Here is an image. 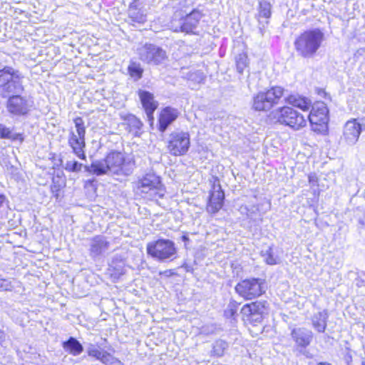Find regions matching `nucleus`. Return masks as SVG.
I'll use <instances>...</instances> for the list:
<instances>
[{"instance_id": "1", "label": "nucleus", "mask_w": 365, "mask_h": 365, "mask_svg": "<svg viewBox=\"0 0 365 365\" xmlns=\"http://www.w3.org/2000/svg\"><path fill=\"white\" fill-rule=\"evenodd\" d=\"M324 38V33L319 29H309L302 33L294 42L297 54L304 58L314 56Z\"/></svg>"}, {"instance_id": "2", "label": "nucleus", "mask_w": 365, "mask_h": 365, "mask_svg": "<svg viewBox=\"0 0 365 365\" xmlns=\"http://www.w3.org/2000/svg\"><path fill=\"white\" fill-rule=\"evenodd\" d=\"M24 76L18 69L9 66L0 68V97L5 98L16 93H23Z\"/></svg>"}, {"instance_id": "3", "label": "nucleus", "mask_w": 365, "mask_h": 365, "mask_svg": "<svg viewBox=\"0 0 365 365\" xmlns=\"http://www.w3.org/2000/svg\"><path fill=\"white\" fill-rule=\"evenodd\" d=\"M137 191L142 197L151 201L163 198L165 192L160 178L152 172L146 173L138 181Z\"/></svg>"}, {"instance_id": "4", "label": "nucleus", "mask_w": 365, "mask_h": 365, "mask_svg": "<svg viewBox=\"0 0 365 365\" xmlns=\"http://www.w3.org/2000/svg\"><path fill=\"white\" fill-rule=\"evenodd\" d=\"M146 252L148 255L160 262L173 261L177 255L175 242L164 238L148 242Z\"/></svg>"}, {"instance_id": "5", "label": "nucleus", "mask_w": 365, "mask_h": 365, "mask_svg": "<svg viewBox=\"0 0 365 365\" xmlns=\"http://www.w3.org/2000/svg\"><path fill=\"white\" fill-rule=\"evenodd\" d=\"M286 90L281 86H272L258 92L252 98V108L256 111H268L284 96Z\"/></svg>"}, {"instance_id": "6", "label": "nucleus", "mask_w": 365, "mask_h": 365, "mask_svg": "<svg viewBox=\"0 0 365 365\" xmlns=\"http://www.w3.org/2000/svg\"><path fill=\"white\" fill-rule=\"evenodd\" d=\"M272 115L279 124L299 130L307 125L304 116L289 106L279 107L272 112Z\"/></svg>"}, {"instance_id": "7", "label": "nucleus", "mask_w": 365, "mask_h": 365, "mask_svg": "<svg viewBox=\"0 0 365 365\" xmlns=\"http://www.w3.org/2000/svg\"><path fill=\"white\" fill-rule=\"evenodd\" d=\"M22 93H16L5 98L6 108L12 116L24 117L29 115L34 106L33 98L29 96H23Z\"/></svg>"}, {"instance_id": "8", "label": "nucleus", "mask_w": 365, "mask_h": 365, "mask_svg": "<svg viewBox=\"0 0 365 365\" xmlns=\"http://www.w3.org/2000/svg\"><path fill=\"white\" fill-rule=\"evenodd\" d=\"M73 123L76 133L71 130L68 136V145L72 148L73 153L81 160H86L85 153L86 141V126L84 120L81 117L74 118Z\"/></svg>"}, {"instance_id": "9", "label": "nucleus", "mask_w": 365, "mask_h": 365, "mask_svg": "<svg viewBox=\"0 0 365 365\" xmlns=\"http://www.w3.org/2000/svg\"><path fill=\"white\" fill-rule=\"evenodd\" d=\"M235 290L244 299L252 300L265 292L264 280L255 277L245 279L236 284Z\"/></svg>"}, {"instance_id": "10", "label": "nucleus", "mask_w": 365, "mask_h": 365, "mask_svg": "<svg viewBox=\"0 0 365 365\" xmlns=\"http://www.w3.org/2000/svg\"><path fill=\"white\" fill-rule=\"evenodd\" d=\"M267 301H256L245 304L241 309L242 319L250 324L256 325L263 319V316L267 310Z\"/></svg>"}, {"instance_id": "11", "label": "nucleus", "mask_w": 365, "mask_h": 365, "mask_svg": "<svg viewBox=\"0 0 365 365\" xmlns=\"http://www.w3.org/2000/svg\"><path fill=\"white\" fill-rule=\"evenodd\" d=\"M138 54L140 60L153 65H159L167 58L166 51L153 43H145L139 47Z\"/></svg>"}, {"instance_id": "12", "label": "nucleus", "mask_w": 365, "mask_h": 365, "mask_svg": "<svg viewBox=\"0 0 365 365\" xmlns=\"http://www.w3.org/2000/svg\"><path fill=\"white\" fill-rule=\"evenodd\" d=\"M290 336L294 342V349L300 354L308 356L306 349L313 341L312 331L305 327H294L291 329Z\"/></svg>"}, {"instance_id": "13", "label": "nucleus", "mask_w": 365, "mask_h": 365, "mask_svg": "<svg viewBox=\"0 0 365 365\" xmlns=\"http://www.w3.org/2000/svg\"><path fill=\"white\" fill-rule=\"evenodd\" d=\"M190 145V135L187 132H173L170 135L168 148L174 156L187 153Z\"/></svg>"}, {"instance_id": "14", "label": "nucleus", "mask_w": 365, "mask_h": 365, "mask_svg": "<svg viewBox=\"0 0 365 365\" xmlns=\"http://www.w3.org/2000/svg\"><path fill=\"white\" fill-rule=\"evenodd\" d=\"M203 16L202 11L198 8L194 9L190 14L181 18L178 22L174 19L172 22L173 28L176 32L193 33L197 27L200 20Z\"/></svg>"}, {"instance_id": "15", "label": "nucleus", "mask_w": 365, "mask_h": 365, "mask_svg": "<svg viewBox=\"0 0 365 365\" xmlns=\"http://www.w3.org/2000/svg\"><path fill=\"white\" fill-rule=\"evenodd\" d=\"M106 160L109 173L118 175H129L131 170L126 168L123 154L118 151H112L107 155Z\"/></svg>"}, {"instance_id": "16", "label": "nucleus", "mask_w": 365, "mask_h": 365, "mask_svg": "<svg viewBox=\"0 0 365 365\" xmlns=\"http://www.w3.org/2000/svg\"><path fill=\"white\" fill-rule=\"evenodd\" d=\"M225 200V193L218 179H215L210 192L206 210L207 212L215 215L222 207Z\"/></svg>"}, {"instance_id": "17", "label": "nucleus", "mask_w": 365, "mask_h": 365, "mask_svg": "<svg viewBox=\"0 0 365 365\" xmlns=\"http://www.w3.org/2000/svg\"><path fill=\"white\" fill-rule=\"evenodd\" d=\"M329 110L326 104L322 102L317 103L312 107V110L308 115L312 125L320 126L321 128H314V130H321L327 128L329 122Z\"/></svg>"}, {"instance_id": "18", "label": "nucleus", "mask_w": 365, "mask_h": 365, "mask_svg": "<svg viewBox=\"0 0 365 365\" xmlns=\"http://www.w3.org/2000/svg\"><path fill=\"white\" fill-rule=\"evenodd\" d=\"M138 96L150 125L154 122V112L158 103L154 100L153 94L147 91L139 90Z\"/></svg>"}, {"instance_id": "19", "label": "nucleus", "mask_w": 365, "mask_h": 365, "mask_svg": "<svg viewBox=\"0 0 365 365\" xmlns=\"http://www.w3.org/2000/svg\"><path fill=\"white\" fill-rule=\"evenodd\" d=\"M362 125L356 119L348 120L344 128V139L348 145H354L363 130Z\"/></svg>"}, {"instance_id": "20", "label": "nucleus", "mask_w": 365, "mask_h": 365, "mask_svg": "<svg viewBox=\"0 0 365 365\" xmlns=\"http://www.w3.org/2000/svg\"><path fill=\"white\" fill-rule=\"evenodd\" d=\"M180 114L177 108L166 106L160 111L158 118V130L164 133L168 128L178 118Z\"/></svg>"}, {"instance_id": "21", "label": "nucleus", "mask_w": 365, "mask_h": 365, "mask_svg": "<svg viewBox=\"0 0 365 365\" xmlns=\"http://www.w3.org/2000/svg\"><path fill=\"white\" fill-rule=\"evenodd\" d=\"M128 14L133 22L143 24L147 21L146 9L138 4V0L130 3L128 9Z\"/></svg>"}, {"instance_id": "22", "label": "nucleus", "mask_w": 365, "mask_h": 365, "mask_svg": "<svg viewBox=\"0 0 365 365\" xmlns=\"http://www.w3.org/2000/svg\"><path fill=\"white\" fill-rule=\"evenodd\" d=\"M287 91H285L284 96L286 103L300 108L304 111H307L309 110L312 102L308 98L301 96L298 93H290L287 95Z\"/></svg>"}, {"instance_id": "23", "label": "nucleus", "mask_w": 365, "mask_h": 365, "mask_svg": "<svg viewBox=\"0 0 365 365\" xmlns=\"http://www.w3.org/2000/svg\"><path fill=\"white\" fill-rule=\"evenodd\" d=\"M272 16V5L265 0L259 2L258 14L257 18L259 25V30L262 33L263 29L269 24V19Z\"/></svg>"}, {"instance_id": "24", "label": "nucleus", "mask_w": 365, "mask_h": 365, "mask_svg": "<svg viewBox=\"0 0 365 365\" xmlns=\"http://www.w3.org/2000/svg\"><path fill=\"white\" fill-rule=\"evenodd\" d=\"M109 242L106 237L97 235L91 240L90 245V255L93 258L99 257L108 250Z\"/></svg>"}, {"instance_id": "25", "label": "nucleus", "mask_w": 365, "mask_h": 365, "mask_svg": "<svg viewBox=\"0 0 365 365\" xmlns=\"http://www.w3.org/2000/svg\"><path fill=\"white\" fill-rule=\"evenodd\" d=\"M328 318L329 314L326 309L314 314L312 317L313 328L319 333H324L327 329Z\"/></svg>"}, {"instance_id": "26", "label": "nucleus", "mask_w": 365, "mask_h": 365, "mask_svg": "<svg viewBox=\"0 0 365 365\" xmlns=\"http://www.w3.org/2000/svg\"><path fill=\"white\" fill-rule=\"evenodd\" d=\"M84 171L98 176L109 173L106 158L101 160H94L90 165H85Z\"/></svg>"}, {"instance_id": "27", "label": "nucleus", "mask_w": 365, "mask_h": 365, "mask_svg": "<svg viewBox=\"0 0 365 365\" xmlns=\"http://www.w3.org/2000/svg\"><path fill=\"white\" fill-rule=\"evenodd\" d=\"M62 346L68 354L76 356L83 351L82 344L75 337L70 336L66 341H63Z\"/></svg>"}, {"instance_id": "28", "label": "nucleus", "mask_w": 365, "mask_h": 365, "mask_svg": "<svg viewBox=\"0 0 365 365\" xmlns=\"http://www.w3.org/2000/svg\"><path fill=\"white\" fill-rule=\"evenodd\" d=\"M87 354L89 356L94 357L103 364L108 362V358L110 356L109 353L107 351H101L98 347L92 344H90L88 346Z\"/></svg>"}, {"instance_id": "29", "label": "nucleus", "mask_w": 365, "mask_h": 365, "mask_svg": "<svg viewBox=\"0 0 365 365\" xmlns=\"http://www.w3.org/2000/svg\"><path fill=\"white\" fill-rule=\"evenodd\" d=\"M260 254L264 262L269 265H275L280 262L279 257L274 254L272 246H269L267 249L262 250Z\"/></svg>"}, {"instance_id": "30", "label": "nucleus", "mask_w": 365, "mask_h": 365, "mask_svg": "<svg viewBox=\"0 0 365 365\" xmlns=\"http://www.w3.org/2000/svg\"><path fill=\"white\" fill-rule=\"evenodd\" d=\"M128 72L130 76L137 81L142 78L143 68L139 63L130 61L128 67Z\"/></svg>"}, {"instance_id": "31", "label": "nucleus", "mask_w": 365, "mask_h": 365, "mask_svg": "<svg viewBox=\"0 0 365 365\" xmlns=\"http://www.w3.org/2000/svg\"><path fill=\"white\" fill-rule=\"evenodd\" d=\"M235 65L237 71L240 74H242L249 66L248 56L246 53H240L235 57Z\"/></svg>"}, {"instance_id": "32", "label": "nucleus", "mask_w": 365, "mask_h": 365, "mask_svg": "<svg viewBox=\"0 0 365 365\" xmlns=\"http://www.w3.org/2000/svg\"><path fill=\"white\" fill-rule=\"evenodd\" d=\"M228 348L227 341L222 339L216 340L212 344V355L221 357L224 355L225 350Z\"/></svg>"}, {"instance_id": "33", "label": "nucleus", "mask_w": 365, "mask_h": 365, "mask_svg": "<svg viewBox=\"0 0 365 365\" xmlns=\"http://www.w3.org/2000/svg\"><path fill=\"white\" fill-rule=\"evenodd\" d=\"M126 120L128 126L130 127V131L138 135L143 127V123L141 120L134 115H128Z\"/></svg>"}, {"instance_id": "34", "label": "nucleus", "mask_w": 365, "mask_h": 365, "mask_svg": "<svg viewBox=\"0 0 365 365\" xmlns=\"http://www.w3.org/2000/svg\"><path fill=\"white\" fill-rule=\"evenodd\" d=\"M240 306V303L235 300H231L227 304V308L224 311V315L226 318H231L235 319L237 315V311Z\"/></svg>"}, {"instance_id": "35", "label": "nucleus", "mask_w": 365, "mask_h": 365, "mask_svg": "<svg viewBox=\"0 0 365 365\" xmlns=\"http://www.w3.org/2000/svg\"><path fill=\"white\" fill-rule=\"evenodd\" d=\"M85 165H83L76 160H71L66 161L63 165V168L68 172L79 173L81 171L82 168L84 169Z\"/></svg>"}, {"instance_id": "36", "label": "nucleus", "mask_w": 365, "mask_h": 365, "mask_svg": "<svg viewBox=\"0 0 365 365\" xmlns=\"http://www.w3.org/2000/svg\"><path fill=\"white\" fill-rule=\"evenodd\" d=\"M108 271L111 277L119 278L124 274L123 263L120 262L119 264H115V262L113 261L111 264H109Z\"/></svg>"}, {"instance_id": "37", "label": "nucleus", "mask_w": 365, "mask_h": 365, "mask_svg": "<svg viewBox=\"0 0 365 365\" xmlns=\"http://www.w3.org/2000/svg\"><path fill=\"white\" fill-rule=\"evenodd\" d=\"M13 285L11 282L6 279H0V291H11Z\"/></svg>"}, {"instance_id": "38", "label": "nucleus", "mask_w": 365, "mask_h": 365, "mask_svg": "<svg viewBox=\"0 0 365 365\" xmlns=\"http://www.w3.org/2000/svg\"><path fill=\"white\" fill-rule=\"evenodd\" d=\"M11 130L6 125L0 123V137L1 138H9Z\"/></svg>"}, {"instance_id": "39", "label": "nucleus", "mask_w": 365, "mask_h": 365, "mask_svg": "<svg viewBox=\"0 0 365 365\" xmlns=\"http://www.w3.org/2000/svg\"><path fill=\"white\" fill-rule=\"evenodd\" d=\"M105 365H124L123 362H121L118 359L113 356L110 354L108 358V362L104 364Z\"/></svg>"}, {"instance_id": "40", "label": "nucleus", "mask_w": 365, "mask_h": 365, "mask_svg": "<svg viewBox=\"0 0 365 365\" xmlns=\"http://www.w3.org/2000/svg\"><path fill=\"white\" fill-rule=\"evenodd\" d=\"M9 135L10 137L9 139L12 140H19L20 143H22L24 140V135L20 133H12L11 131H10Z\"/></svg>"}, {"instance_id": "41", "label": "nucleus", "mask_w": 365, "mask_h": 365, "mask_svg": "<svg viewBox=\"0 0 365 365\" xmlns=\"http://www.w3.org/2000/svg\"><path fill=\"white\" fill-rule=\"evenodd\" d=\"M354 56L357 59H359L361 57H362V58H364V59H365V47L359 48L356 51Z\"/></svg>"}, {"instance_id": "42", "label": "nucleus", "mask_w": 365, "mask_h": 365, "mask_svg": "<svg viewBox=\"0 0 365 365\" xmlns=\"http://www.w3.org/2000/svg\"><path fill=\"white\" fill-rule=\"evenodd\" d=\"M51 192H52L53 195L56 197H58V191H59V186L56 185H52L51 186Z\"/></svg>"}, {"instance_id": "43", "label": "nucleus", "mask_w": 365, "mask_h": 365, "mask_svg": "<svg viewBox=\"0 0 365 365\" xmlns=\"http://www.w3.org/2000/svg\"><path fill=\"white\" fill-rule=\"evenodd\" d=\"M6 200V197L3 193L0 192V207L3 206Z\"/></svg>"}, {"instance_id": "44", "label": "nucleus", "mask_w": 365, "mask_h": 365, "mask_svg": "<svg viewBox=\"0 0 365 365\" xmlns=\"http://www.w3.org/2000/svg\"><path fill=\"white\" fill-rule=\"evenodd\" d=\"M5 336L4 332L0 329V343L4 340Z\"/></svg>"}, {"instance_id": "45", "label": "nucleus", "mask_w": 365, "mask_h": 365, "mask_svg": "<svg viewBox=\"0 0 365 365\" xmlns=\"http://www.w3.org/2000/svg\"><path fill=\"white\" fill-rule=\"evenodd\" d=\"M188 240H189V238H188V237H187V236H186V235H182V240L183 242H186V241H187Z\"/></svg>"}, {"instance_id": "46", "label": "nucleus", "mask_w": 365, "mask_h": 365, "mask_svg": "<svg viewBox=\"0 0 365 365\" xmlns=\"http://www.w3.org/2000/svg\"><path fill=\"white\" fill-rule=\"evenodd\" d=\"M317 365H331V364H329V363L321 362V363H319Z\"/></svg>"}, {"instance_id": "47", "label": "nucleus", "mask_w": 365, "mask_h": 365, "mask_svg": "<svg viewBox=\"0 0 365 365\" xmlns=\"http://www.w3.org/2000/svg\"><path fill=\"white\" fill-rule=\"evenodd\" d=\"M309 182H312L313 178L312 176H309Z\"/></svg>"}, {"instance_id": "48", "label": "nucleus", "mask_w": 365, "mask_h": 365, "mask_svg": "<svg viewBox=\"0 0 365 365\" xmlns=\"http://www.w3.org/2000/svg\"><path fill=\"white\" fill-rule=\"evenodd\" d=\"M209 333H213V329H212L210 331H207V334Z\"/></svg>"}, {"instance_id": "49", "label": "nucleus", "mask_w": 365, "mask_h": 365, "mask_svg": "<svg viewBox=\"0 0 365 365\" xmlns=\"http://www.w3.org/2000/svg\"><path fill=\"white\" fill-rule=\"evenodd\" d=\"M361 365H365V361H363Z\"/></svg>"}]
</instances>
